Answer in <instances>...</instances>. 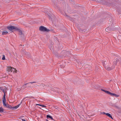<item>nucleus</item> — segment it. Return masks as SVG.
<instances>
[{
    "label": "nucleus",
    "mask_w": 121,
    "mask_h": 121,
    "mask_svg": "<svg viewBox=\"0 0 121 121\" xmlns=\"http://www.w3.org/2000/svg\"><path fill=\"white\" fill-rule=\"evenodd\" d=\"M7 71L9 73L8 75H12L13 73H17V70L11 66L8 67L7 69Z\"/></svg>",
    "instance_id": "f257e3e1"
},
{
    "label": "nucleus",
    "mask_w": 121,
    "mask_h": 121,
    "mask_svg": "<svg viewBox=\"0 0 121 121\" xmlns=\"http://www.w3.org/2000/svg\"><path fill=\"white\" fill-rule=\"evenodd\" d=\"M103 65L104 66L105 69L108 70H111L114 69L115 67V66L114 65L112 66V67H110L108 65H106L105 63H104V64H103Z\"/></svg>",
    "instance_id": "f03ea898"
},
{
    "label": "nucleus",
    "mask_w": 121,
    "mask_h": 121,
    "mask_svg": "<svg viewBox=\"0 0 121 121\" xmlns=\"http://www.w3.org/2000/svg\"><path fill=\"white\" fill-rule=\"evenodd\" d=\"M39 30L41 31H44L49 32L50 30L47 29L46 27L43 26H41L39 27Z\"/></svg>",
    "instance_id": "7ed1b4c3"
},
{
    "label": "nucleus",
    "mask_w": 121,
    "mask_h": 121,
    "mask_svg": "<svg viewBox=\"0 0 121 121\" xmlns=\"http://www.w3.org/2000/svg\"><path fill=\"white\" fill-rule=\"evenodd\" d=\"M7 28L10 30L11 31L13 30H16L17 27L13 26H8Z\"/></svg>",
    "instance_id": "20e7f679"
},
{
    "label": "nucleus",
    "mask_w": 121,
    "mask_h": 121,
    "mask_svg": "<svg viewBox=\"0 0 121 121\" xmlns=\"http://www.w3.org/2000/svg\"><path fill=\"white\" fill-rule=\"evenodd\" d=\"M22 103V102H21V103L19 104L18 105H17L16 106H15L13 107H12V110H15L18 107H19L21 105V104Z\"/></svg>",
    "instance_id": "39448f33"
},
{
    "label": "nucleus",
    "mask_w": 121,
    "mask_h": 121,
    "mask_svg": "<svg viewBox=\"0 0 121 121\" xmlns=\"http://www.w3.org/2000/svg\"><path fill=\"white\" fill-rule=\"evenodd\" d=\"M109 94L110 95L112 96H114L116 97H117L119 96V95H117L115 94L111 93L110 92H109Z\"/></svg>",
    "instance_id": "423d86ee"
},
{
    "label": "nucleus",
    "mask_w": 121,
    "mask_h": 121,
    "mask_svg": "<svg viewBox=\"0 0 121 121\" xmlns=\"http://www.w3.org/2000/svg\"><path fill=\"white\" fill-rule=\"evenodd\" d=\"M8 33V31L6 30H4L2 32V35H6Z\"/></svg>",
    "instance_id": "0eeeda50"
},
{
    "label": "nucleus",
    "mask_w": 121,
    "mask_h": 121,
    "mask_svg": "<svg viewBox=\"0 0 121 121\" xmlns=\"http://www.w3.org/2000/svg\"><path fill=\"white\" fill-rule=\"evenodd\" d=\"M5 107H6L7 108L10 109L12 110V107L11 105L7 104L6 105V106H5Z\"/></svg>",
    "instance_id": "6e6552de"
},
{
    "label": "nucleus",
    "mask_w": 121,
    "mask_h": 121,
    "mask_svg": "<svg viewBox=\"0 0 121 121\" xmlns=\"http://www.w3.org/2000/svg\"><path fill=\"white\" fill-rule=\"evenodd\" d=\"M16 30H17V31L19 32V33L20 35H22V31L19 29L18 28H17Z\"/></svg>",
    "instance_id": "1a4fd4ad"
},
{
    "label": "nucleus",
    "mask_w": 121,
    "mask_h": 121,
    "mask_svg": "<svg viewBox=\"0 0 121 121\" xmlns=\"http://www.w3.org/2000/svg\"><path fill=\"white\" fill-rule=\"evenodd\" d=\"M111 29L110 27H108L105 29V31L108 32H110Z\"/></svg>",
    "instance_id": "9d476101"
},
{
    "label": "nucleus",
    "mask_w": 121,
    "mask_h": 121,
    "mask_svg": "<svg viewBox=\"0 0 121 121\" xmlns=\"http://www.w3.org/2000/svg\"><path fill=\"white\" fill-rule=\"evenodd\" d=\"M86 68H89V71H90L91 70V67L89 65H86Z\"/></svg>",
    "instance_id": "9b49d317"
},
{
    "label": "nucleus",
    "mask_w": 121,
    "mask_h": 121,
    "mask_svg": "<svg viewBox=\"0 0 121 121\" xmlns=\"http://www.w3.org/2000/svg\"><path fill=\"white\" fill-rule=\"evenodd\" d=\"M106 115L109 117L111 118L112 119H113L112 116L110 114L108 113H106Z\"/></svg>",
    "instance_id": "f8f14e48"
},
{
    "label": "nucleus",
    "mask_w": 121,
    "mask_h": 121,
    "mask_svg": "<svg viewBox=\"0 0 121 121\" xmlns=\"http://www.w3.org/2000/svg\"><path fill=\"white\" fill-rule=\"evenodd\" d=\"M4 111V109L2 107H0V112H3Z\"/></svg>",
    "instance_id": "ddd939ff"
},
{
    "label": "nucleus",
    "mask_w": 121,
    "mask_h": 121,
    "mask_svg": "<svg viewBox=\"0 0 121 121\" xmlns=\"http://www.w3.org/2000/svg\"><path fill=\"white\" fill-rule=\"evenodd\" d=\"M47 118H50L52 120H53L52 117L49 115H47Z\"/></svg>",
    "instance_id": "4468645a"
},
{
    "label": "nucleus",
    "mask_w": 121,
    "mask_h": 121,
    "mask_svg": "<svg viewBox=\"0 0 121 121\" xmlns=\"http://www.w3.org/2000/svg\"><path fill=\"white\" fill-rule=\"evenodd\" d=\"M6 100H3V105L4 107H5V106H6V105L7 104H6Z\"/></svg>",
    "instance_id": "2eb2a0df"
},
{
    "label": "nucleus",
    "mask_w": 121,
    "mask_h": 121,
    "mask_svg": "<svg viewBox=\"0 0 121 121\" xmlns=\"http://www.w3.org/2000/svg\"><path fill=\"white\" fill-rule=\"evenodd\" d=\"M101 90L102 91L106 93H107V94H109V93L110 92H109V91H106V90H103V89H101Z\"/></svg>",
    "instance_id": "dca6fc26"
},
{
    "label": "nucleus",
    "mask_w": 121,
    "mask_h": 121,
    "mask_svg": "<svg viewBox=\"0 0 121 121\" xmlns=\"http://www.w3.org/2000/svg\"><path fill=\"white\" fill-rule=\"evenodd\" d=\"M36 83V82H29V83H28L26 84H25V85H27V84H29L30 83L31 84H33V83Z\"/></svg>",
    "instance_id": "f3484780"
},
{
    "label": "nucleus",
    "mask_w": 121,
    "mask_h": 121,
    "mask_svg": "<svg viewBox=\"0 0 121 121\" xmlns=\"http://www.w3.org/2000/svg\"><path fill=\"white\" fill-rule=\"evenodd\" d=\"M45 86H46V87H48L49 88L50 87V86L49 84H46V85H44L43 86V87H44Z\"/></svg>",
    "instance_id": "a211bd4d"
},
{
    "label": "nucleus",
    "mask_w": 121,
    "mask_h": 121,
    "mask_svg": "<svg viewBox=\"0 0 121 121\" xmlns=\"http://www.w3.org/2000/svg\"><path fill=\"white\" fill-rule=\"evenodd\" d=\"M5 59V56L4 55H3V56L2 58V59L3 60H4Z\"/></svg>",
    "instance_id": "6ab92c4d"
},
{
    "label": "nucleus",
    "mask_w": 121,
    "mask_h": 121,
    "mask_svg": "<svg viewBox=\"0 0 121 121\" xmlns=\"http://www.w3.org/2000/svg\"><path fill=\"white\" fill-rule=\"evenodd\" d=\"M3 100H6L5 96H4L3 97Z\"/></svg>",
    "instance_id": "aec40b11"
},
{
    "label": "nucleus",
    "mask_w": 121,
    "mask_h": 121,
    "mask_svg": "<svg viewBox=\"0 0 121 121\" xmlns=\"http://www.w3.org/2000/svg\"><path fill=\"white\" fill-rule=\"evenodd\" d=\"M66 53V54H70V53L69 52H67Z\"/></svg>",
    "instance_id": "412c9836"
},
{
    "label": "nucleus",
    "mask_w": 121,
    "mask_h": 121,
    "mask_svg": "<svg viewBox=\"0 0 121 121\" xmlns=\"http://www.w3.org/2000/svg\"><path fill=\"white\" fill-rule=\"evenodd\" d=\"M41 107H46V106L44 105H42Z\"/></svg>",
    "instance_id": "4be33fe9"
},
{
    "label": "nucleus",
    "mask_w": 121,
    "mask_h": 121,
    "mask_svg": "<svg viewBox=\"0 0 121 121\" xmlns=\"http://www.w3.org/2000/svg\"><path fill=\"white\" fill-rule=\"evenodd\" d=\"M36 105H39V106H41L42 105H40V104H36Z\"/></svg>",
    "instance_id": "5701e85b"
},
{
    "label": "nucleus",
    "mask_w": 121,
    "mask_h": 121,
    "mask_svg": "<svg viewBox=\"0 0 121 121\" xmlns=\"http://www.w3.org/2000/svg\"><path fill=\"white\" fill-rule=\"evenodd\" d=\"M22 121H26V120L24 119H22Z\"/></svg>",
    "instance_id": "b1692460"
},
{
    "label": "nucleus",
    "mask_w": 121,
    "mask_h": 121,
    "mask_svg": "<svg viewBox=\"0 0 121 121\" xmlns=\"http://www.w3.org/2000/svg\"><path fill=\"white\" fill-rule=\"evenodd\" d=\"M102 113H103V114H106V113H105V112H103Z\"/></svg>",
    "instance_id": "393cba45"
},
{
    "label": "nucleus",
    "mask_w": 121,
    "mask_h": 121,
    "mask_svg": "<svg viewBox=\"0 0 121 121\" xmlns=\"http://www.w3.org/2000/svg\"><path fill=\"white\" fill-rule=\"evenodd\" d=\"M66 16L67 18H68V17H69L68 16L66 15Z\"/></svg>",
    "instance_id": "a878e982"
},
{
    "label": "nucleus",
    "mask_w": 121,
    "mask_h": 121,
    "mask_svg": "<svg viewBox=\"0 0 121 121\" xmlns=\"http://www.w3.org/2000/svg\"><path fill=\"white\" fill-rule=\"evenodd\" d=\"M4 96H5V93H4Z\"/></svg>",
    "instance_id": "bb28decb"
},
{
    "label": "nucleus",
    "mask_w": 121,
    "mask_h": 121,
    "mask_svg": "<svg viewBox=\"0 0 121 121\" xmlns=\"http://www.w3.org/2000/svg\"><path fill=\"white\" fill-rule=\"evenodd\" d=\"M1 116V114H0V116Z\"/></svg>",
    "instance_id": "cd10ccee"
},
{
    "label": "nucleus",
    "mask_w": 121,
    "mask_h": 121,
    "mask_svg": "<svg viewBox=\"0 0 121 121\" xmlns=\"http://www.w3.org/2000/svg\"><path fill=\"white\" fill-rule=\"evenodd\" d=\"M27 87H28V86H27Z\"/></svg>",
    "instance_id": "c85d7f7f"
}]
</instances>
